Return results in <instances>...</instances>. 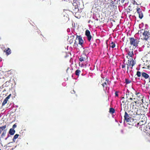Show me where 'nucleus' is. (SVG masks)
Here are the masks:
<instances>
[{
  "instance_id": "nucleus-1",
  "label": "nucleus",
  "mask_w": 150,
  "mask_h": 150,
  "mask_svg": "<svg viewBox=\"0 0 150 150\" xmlns=\"http://www.w3.org/2000/svg\"><path fill=\"white\" fill-rule=\"evenodd\" d=\"M100 7L99 5L98 2H96L93 5L92 11L97 13L100 11Z\"/></svg>"
},
{
  "instance_id": "nucleus-2",
  "label": "nucleus",
  "mask_w": 150,
  "mask_h": 150,
  "mask_svg": "<svg viewBox=\"0 0 150 150\" xmlns=\"http://www.w3.org/2000/svg\"><path fill=\"white\" fill-rule=\"evenodd\" d=\"M130 114H128L127 112H125L124 116L125 120L126 122H131L134 121V119L130 116Z\"/></svg>"
},
{
  "instance_id": "nucleus-3",
  "label": "nucleus",
  "mask_w": 150,
  "mask_h": 150,
  "mask_svg": "<svg viewBox=\"0 0 150 150\" xmlns=\"http://www.w3.org/2000/svg\"><path fill=\"white\" fill-rule=\"evenodd\" d=\"M150 34L147 31H144L143 33V39L146 40V41H150Z\"/></svg>"
},
{
  "instance_id": "nucleus-4",
  "label": "nucleus",
  "mask_w": 150,
  "mask_h": 150,
  "mask_svg": "<svg viewBox=\"0 0 150 150\" xmlns=\"http://www.w3.org/2000/svg\"><path fill=\"white\" fill-rule=\"evenodd\" d=\"M130 43L131 45H132L135 47L138 46L139 42L138 40L135 39L133 38H129Z\"/></svg>"
},
{
  "instance_id": "nucleus-5",
  "label": "nucleus",
  "mask_w": 150,
  "mask_h": 150,
  "mask_svg": "<svg viewBox=\"0 0 150 150\" xmlns=\"http://www.w3.org/2000/svg\"><path fill=\"white\" fill-rule=\"evenodd\" d=\"M85 35L87 36L88 40L90 41L91 38L92 36L90 34V32L88 30H86L85 31Z\"/></svg>"
},
{
  "instance_id": "nucleus-6",
  "label": "nucleus",
  "mask_w": 150,
  "mask_h": 150,
  "mask_svg": "<svg viewBox=\"0 0 150 150\" xmlns=\"http://www.w3.org/2000/svg\"><path fill=\"white\" fill-rule=\"evenodd\" d=\"M137 12L139 14V18L140 19H142L143 17V15L140 9L139 8H137Z\"/></svg>"
},
{
  "instance_id": "nucleus-7",
  "label": "nucleus",
  "mask_w": 150,
  "mask_h": 150,
  "mask_svg": "<svg viewBox=\"0 0 150 150\" xmlns=\"http://www.w3.org/2000/svg\"><path fill=\"white\" fill-rule=\"evenodd\" d=\"M78 2V1H77V2L76 3H74L73 4V6H74V9H73L74 11L76 12V11H79V9L78 8V5L77 4V3Z\"/></svg>"
},
{
  "instance_id": "nucleus-8",
  "label": "nucleus",
  "mask_w": 150,
  "mask_h": 150,
  "mask_svg": "<svg viewBox=\"0 0 150 150\" xmlns=\"http://www.w3.org/2000/svg\"><path fill=\"white\" fill-rule=\"evenodd\" d=\"M77 38H78V40L79 41V44L82 46L83 44V41L81 37L80 36H78V37L77 36Z\"/></svg>"
},
{
  "instance_id": "nucleus-9",
  "label": "nucleus",
  "mask_w": 150,
  "mask_h": 150,
  "mask_svg": "<svg viewBox=\"0 0 150 150\" xmlns=\"http://www.w3.org/2000/svg\"><path fill=\"white\" fill-rule=\"evenodd\" d=\"M126 98H128L129 97H133L134 95L131 93L129 91H128L126 93Z\"/></svg>"
},
{
  "instance_id": "nucleus-10",
  "label": "nucleus",
  "mask_w": 150,
  "mask_h": 150,
  "mask_svg": "<svg viewBox=\"0 0 150 150\" xmlns=\"http://www.w3.org/2000/svg\"><path fill=\"white\" fill-rule=\"evenodd\" d=\"M15 132V130L13 128H11L9 130V133L11 135H13L14 134Z\"/></svg>"
},
{
  "instance_id": "nucleus-11",
  "label": "nucleus",
  "mask_w": 150,
  "mask_h": 150,
  "mask_svg": "<svg viewBox=\"0 0 150 150\" xmlns=\"http://www.w3.org/2000/svg\"><path fill=\"white\" fill-rule=\"evenodd\" d=\"M142 76L145 79H147L149 77V75L145 72H143L142 74Z\"/></svg>"
},
{
  "instance_id": "nucleus-12",
  "label": "nucleus",
  "mask_w": 150,
  "mask_h": 150,
  "mask_svg": "<svg viewBox=\"0 0 150 150\" xmlns=\"http://www.w3.org/2000/svg\"><path fill=\"white\" fill-rule=\"evenodd\" d=\"M5 52H6V54L7 55L10 54L11 53V50L10 49L8 48H7V50H6V51Z\"/></svg>"
},
{
  "instance_id": "nucleus-13",
  "label": "nucleus",
  "mask_w": 150,
  "mask_h": 150,
  "mask_svg": "<svg viewBox=\"0 0 150 150\" xmlns=\"http://www.w3.org/2000/svg\"><path fill=\"white\" fill-rule=\"evenodd\" d=\"M127 54L129 56L132 58V57L134 56L133 51H132L131 52L128 51L127 52Z\"/></svg>"
},
{
  "instance_id": "nucleus-14",
  "label": "nucleus",
  "mask_w": 150,
  "mask_h": 150,
  "mask_svg": "<svg viewBox=\"0 0 150 150\" xmlns=\"http://www.w3.org/2000/svg\"><path fill=\"white\" fill-rule=\"evenodd\" d=\"M6 125L0 127V134L3 131L5 130L4 129L6 128Z\"/></svg>"
},
{
  "instance_id": "nucleus-15",
  "label": "nucleus",
  "mask_w": 150,
  "mask_h": 150,
  "mask_svg": "<svg viewBox=\"0 0 150 150\" xmlns=\"http://www.w3.org/2000/svg\"><path fill=\"white\" fill-rule=\"evenodd\" d=\"M131 114L130 115V116H133V115H137V112H133V111H130L129 114Z\"/></svg>"
},
{
  "instance_id": "nucleus-16",
  "label": "nucleus",
  "mask_w": 150,
  "mask_h": 150,
  "mask_svg": "<svg viewBox=\"0 0 150 150\" xmlns=\"http://www.w3.org/2000/svg\"><path fill=\"white\" fill-rule=\"evenodd\" d=\"M109 112L112 114H113L115 112V110L113 108H110L109 110Z\"/></svg>"
},
{
  "instance_id": "nucleus-17",
  "label": "nucleus",
  "mask_w": 150,
  "mask_h": 150,
  "mask_svg": "<svg viewBox=\"0 0 150 150\" xmlns=\"http://www.w3.org/2000/svg\"><path fill=\"white\" fill-rule=\"evenodd\" d=\"M110 5L111 7H112L114 8H115V4L113 1L110 0Z\"/></svg>"
},
{
  "instance_id": "nucleus-18",
  "label": "nucleus",
  "mask_w": 150,
  "mask_h": 150,
  "mask_svg": "<svg viewBox=\"0 0 150 150\" xmlns=\"http://www.w3.org/2000/svg\"><path fill=\"white\" fill-rule=\"evenodd\" d=\"M110 47L112 48H113L115 46V45L114 42H111L110 43Z\"/></svg>"
},
{
  "instance_id": "nucleus-19",
  "label": "nucleus",
  "mask_w": 150,
  "mask_h": 150,
  "mask_svg": "<svg viewBox=\"0 0 150 150\" xmlns=\"http://www.w3.org/2000/svg\"><path fill=\"white\" fill-rule=\"evenodd\" d=\"M8 101V100H7L5 98L4 99L3 102L2 103V105L3 106L4 105L7 103Z\"/></svg>"
},
{
  "instance_id": "nucleus-20",
  "label": "nucleus",
  "mask_w": 150,
  "mask_h": 150,
  "mask_svg": "<svg viewBox=\"0 0 150 150\" xmlns=\"http://www.w3.org/2000/svg\"><path fill=\"white\" fill-rule=\"evenodd\" d=\"M80 72L81 71L77 69L75 71V74L77 76H79Z\"/></svg>"
},
{
  "instance_id": "nucleus-21",
  "label": "nucleus",
  "mask_w": 150,
  "mask_h": 150,
  "mask_svg": "<svg viewBox=\"0 0 150 150\" xmlns=\"http://www.w3.org/2000/svg\"><path fill=\"white\" fill-rule=\"evenodd\" d=\"M6 132V130H4L3 132L2 133L1 135V137H3L5 135Z\"/></svg>"
},
{
  "instance_id": "nucleus-22",
  "label": "nucleus",
  "mask_w": 150,
  "mask_h": 150,
  "mask_svg": "<svg viewBox=\"0 0 150 150\" xmlns=\"http://www.w3.org/2000/svg\"><path fill=\"white\" fill-rule=\"evenodd\" d=\"M136 75L138 77H140L141 76V73L139 71H137V72Z\"/></svg>"
},
{
  "instance_id": "nucleus-23",
  "label": "nucleus",
  "mask_w": 150,
  "mask_h": 150,
  "mask_svg": "<svg viewBox=\"0 0 150 150\" xmlns=\"http://www.w3.org/2000/svg\"><path fill=\"white\" fill-rule=\"evenodd\" d=\"M131 82V81H129L128 79H125V82L126 84H129Z\"/></svg>"
},
{
  "instance_id": "nucleus-24",
  "label": "nucleus",
  "mask_w": 150,
  "mask_h": 150,
  "mask_svg": "<svg viewBox=\"0 0 150 150\" xmlns=\"http://www.w3.org/2000/svg\"><path fill=\"white\" fill-rule=\"evenodd\" d=\"M132 66L133 67L135 64L136 62H134L133 59L132 58Z\"/></svg>"
},
{
  "instance_id": "nucleus-25",
  "label": "nucleus",
  "mask_w": 150,
  "mask_h": 150,
  "mask_svg": "<svg viewBox=\"0 0 150 150\" xmlns=\"http://www.w3.org/2000/svg\"><path fill=\"white\" fill-rule=\"evenodd\" d=\"M128 63L127 64H129V66H130V65H132V60H131L130 61H129V60H128Z\"/></svg>"
},
{
  "instance_id": "nucleus-26",
  "label": "nucleus",
  "mask_w": 150,
  "mask_h": 150,
  "mask_svg": "<svg viewBox=\"0 0 150 150\" xmlns=\"http://www.w3.org/2000/svg\"><path fill=\"white\" fill-rule=\"evenodd\" d=\"M84 58L83 57H81L80 58H79V60L80 62H82L84 60Z\"/></svg>"
},
{
  "instance_id": "nucleus-27",
  "label": "nucleus",
  "mask_w": 150,
  "mask_h": 150,
  "mask_svg": "<svg viewBox=\"0 0 150 150\" xmlns=\"http://www.w3.org/2000/svg\"><path fill=\"white\" fill-rule=\"evenodd\" d=\"M18 136L19 135L18 134H16L13 137H14V139H16L18 138Z\"/></svg>"
},
{
  "instance_id": "nucleus-28",
  "label": "nucleus",
  "mask_w": 150,
  "mask_h": 150,
  "mask_svg": "<svg viewBox=\"0 0 150 150\" xmlns=\"http://www.w3.org/2000/svg\"><path fill=\"white\" fill-rule=\"evenodd\" d=\"M11 96V94H10L5 98L7 100H8L9 99V98H10Z\"/></svg>"
},
{
  "instance_id": "nucleus-29",
  "label": "nucleus",
  "mask_w": 150,
  "mask_h": 150,
  "mask_svg": "<svg viewBox=\"0 0 150 150\" xmlns=\"http://www.w3.org/2000/svg\"><path fill=\"white\" fill-rule=\"evenodd\" d=\"M16 127H17V125H16V124H15L13 125L12 128L14 129L16 128Z\"/></svg>"
},
{
  "instance_id": "nucleus-30",
  "label": "nucleus",
  "mask_w": 150,
  "mask_h": 150,
  "mask_svg": "<svg viewBox=\"0 0 150 150\" xmlns=\"http://www.w3.org/2000/svg\"><path fill=\"white\" fill-rule=\"evenodd\" d=\"M106 82H104V83H103L102 84V85L103 87H106Z\"/></svg>"
},
{
  "instance_id": "nucleus-31",
  "label": "nucleus",
  "mask_w": 150,
  "mask_h": 150,
  "mask_svg": "<svg viewBox=\"0 0 150 150\" xmlns=\"http://www.w3.org/2000/svg\"><path fill=\"white\" fill-rule=\"evenodd\" d=\"M109 1V0H103V1L105 4H106Z\"/></svg>"
},
{
  "instance_id": "nucleus-32",
  "label": "nucleus",
  "mask_w": 150,
  "mask_h": 150,
  "mask_svg": "<svg viewBox=\"0 0 150 150\" xmlns=\"http://www.w3.org/2000/svg\"><path fill=\"white\" fill-rule=\"evenodd\" d=\"M118 92H117V91H116L115 93V96H118Z\"/></svg>"
},
{
  "instance_id": "nucleus-33",
  "label": "nucleus",
  "mask_w": 150,
  "mask_h": 150,
  "mask_svg": "<svg viewBox=\"0 0 150 150\" xmlns=\"http://www.w3.org/2000/svg\"><path fill=\"white\" fill-rule=\"evenodd\" d=\"M121 66H122V68H124L125 67V64H122L121 65Z\"/></svg>"
},
{
  "instance_id": "nucleus-34",
  "label": "nucleus",
  "mask_w": 150,
  "mask_h": 150,
  "mask_svg": "<svg viewBox=\"0 0 150 150\" xmlns=\"http://www.w3.org/2000/svg\"><path fill=\"white\" fill-rule=\"evenodd\" d=\"M133 4H136L137 5H138V4H137V3L136 2V1L135 0H134V3H133Z\"/></svg>"
},
{
  "instance_id": "nucleus-35",
  "label": "nucleus",
  "mask_w": 150,
  "mask_h": 150,
  "mask_svg": "<svg viewBox=\"0 0 150 150\" xmlns=\"http://www.w3.org/2000/svg\"><path fill=\"white\" fill-rule=\"evenodd\" d=\"M127 72H128V70L129 69V64H127Z\"/></svg>"
},
{
  "instance_id": "nucleus-36",
  "label": "nucleus",
  "mask_w": 150,
  "mask_h": 150,
  "mask_svg": "<svg viewBox=\"0 0 150 150\" xmlns=\"http://www.w3.org/2000/svg\"><path fill=\"white\" fill-rule=\"evenodd\" d=\"M10 136L8 134V136L7 137H6L5 139V140H6L7 139H8V138Z\"/></svg>"
},
{
  "instance_id": "nucleus-37",
  "label": "nucleus",
  "mask_w": 150,
  "mask_h": 150,
  "mask_svg": "<svg viewBox=\"0 0 150 150\" xmlns=\"http://www.w3.org/2000/svg\"><path fill=\"white\" fill-rule=\"evenodd\" d=\"M75 93V91L74 90H73L72 91H71V93Z\"/></svg>"
},
{
  "instance_id": "nucleus-38",
  "label": "nucleus",
  "mask_w": 150,
  "mask_h": 150,
  "mask_svg": "<svg viewBox=\"0 0 150 150\" xmlns=\"http://www.w3.org/2000/svg\"><path fill=\"white\" fill-rule=\"evenodd\" d=\"M16 139H14V137H13V142H15Z\"/></svg>"
},
{
  "instance_id": "nucleus-39",
  "label": "nucleus",
  "mask_w": 150,
  "mask_h": 150,
  "mask_svg": "<svg viewBox=\"0 0 150 150\" xmlns=\"http://www.w3.org/2000/svg\"><path fill=\"white\" fill-rule=\"evenodd\" d=\"M121 132L122 133H123V129H122L121 130Z\"/></svg>"
},
{
  "instance_id": "nucleus-40",
  "label": "nucleus",
  "mask_w": 150,
  "mask_h": 150,
  "mask_svg": "<svg viewBox=\"0 0 150 150\" xmlns=\"http://www.w3.org/2000/svg\"><path fill=\"white\" fill-rule=\"evenodd\" d=\"M130 97V98H129V99L130 100H132V98L133 97Z\"/></svg>"
},
{
  "instance_id": "nucleus-41",
  "label": "nucleus",
  "mask_w": 150,
  "mask_h": 150,
  "mask_svg": "<svg viewBox=\"0 0 150 150\" xmlns=\"http://www.w3.org/2000/svg\"><path fill=\"white\" fill-rule=\"evenodd\" d=\"M139 98L142 97V95H140L139 96Z\"/></svg>"
},
{
  "instance_id": "nucleus-42",
  "label": "nucleus",
  "mask_w": 150,
  "mask_h": 150,
  "mask_svg": "<svg viewBox=\"0 0 150 150\" xmlns=\"http://www.w3.org/2000/svg\"><path fill=\"white\" fill-rule=\"evenodd\" d=\"M2 61V59L0 57V62Z\"/></svg>"
},
{
  "instance_id": "nucleus-43",
  "label": "nucleus",
  "mask_w": 150,
  "mask_h": 150,
  "mask_svg": "<svg viewBox=\"0 0 150 150\" xmlns=\"http://www.w3.org/2000/svg\"><path fill=\"white\" fill-rule=\"evenodd\" d=\"M149 82H150V78H149Z\"/></svg>"
},
{
  "instance_id": "nucleus-44",
  "label": "nucleus",
  "mask_w": 150,
  "mask_h": 150,
  "mask_svg": "<svg viewBox=\"0 0 150 150\" xmlns=\"http://www.w3.org/2000/svg\"><path fill=\"white\" fill-rule=\"evenodd\" d=\"M72 42V40L70 41V42H71V43Z\"/></svg>"
},
{
  "instance_id": "nucleus-45",
  "label": "nucleus",
  "mask_w": 150,
  "mask_h": 150,
  "mask_svg": "<svg viewBox=\"0 0 150 150\" xmlns=\"http://www.w3.org/2000/svg\"><path fill=\"white\" fill-rule=\"evenodd\" d=\"M147 47L148 48H149V46H147Z\"/></svg>"
},
{
  "instance_id": "nucleus-46",
  "label": "nucleus",
  "mask_w": 150,
  "mask_h": 150,
  "mask_svg": "<svg viewBox=\"0 0 150 150\" xmlns=\"http://www.w3.org/2000/svg\"><path fill=\"white\" fill-rule=\"evenodd\" d=\"M83 65V64H82L81 67H82Z\"/></svg>"
},
{
  "instance_id": "nucleus-47",
  "label": "nucleus",
  "mask_w": 150,
  "mask_h": 150,
  "mask_svg": "<svg viewBox=\"0 0 150 150\" xmlns=\"http://www.w3.org/2000/svg\"><path fill=\"white\" fill-rule=\"evenodd\" d=\"M132 67H131V69H132Z\"/></svg>"
},
{
  "instance_id": "nucleus-48",
  "label": "nucleus",
  "mask_w": 150,
  "mask_h": 150,
  "mask_svg": "<svg viewBox=\"0 0 150 150\" xmlns=\"http://www.w3.org/2000/svg\"><path fill=\"white\" fill-rule=\"evenodd\" d=\"M138 100H140V99H139L138 98Z\"/></svg>"
},
{
  "instance_id": "nucleus-49",
  "label": "nucleus",
  "mask_w": 150,
  "mask_h": 150,
  "mask_svg": "<svg viewBox=\"0 0 150 150\" xmlns=\"http://www.w3.org/2000/svg\"><path fill=\"white\" fill-rule=\"evenodd\" d=\"M122 98H124V97H123Z\"/></svg>"
},
{
  "instance_id": "nucleus-50",
  "label": "nucleus",
  "mask_w": 150,
  "mask_h": 150,
  "mask_svg": "<svg viewBox=\"0 0 150 150\" xmlns=\"http://www.w3.org/2000/svg\"><path fill=\"white\" fill-rule=\"evenodd\" d=\"M142 100H143V99H142Z\"/></svg>"
},
{
  "instance_id": "nucleus-51",
  "label": "nucleus",
  "mask_w": 150,
  "mask_h": 150,
  "mask_svg": "<svg viewBox=\"0 0 150 150\" xmlns=\"http://www.w3.org/2000/svg\"><path fill=\"white\" fill-rule=\"evenodd\" d=\"M127 57L128 58V56H127Z\"/></svg>"
},
{
  "instance_id": "nucleus-52",
  "label": "nucleus",
  "mask_w": 150,
  "mask_h": 150,
  "mask_svg": "<svg viewBox=\"0 0 150 150\" xmlns=\"http://www.w3.org/2000/svg\"><path fill=\"white\" fill-rule=\"evenodd\" d=\"M76 42L74 43V44H75Z\"/></svg>"
},
{
  "instance_id": "nucleus-53",
  "label": "nucleus",
  "mask_w": 150,
  "mask_h": 150,
  "mask_svg": "<svg viewBox=\"0 0 150 150\" xmlns=\"http://www.w3.org/2000/svg\"><path fill=\"white\" fill-rule=\"evenodd\" d=\"M149 129H150V127H149Z\"/></svg>"
},
{
  "instance_id": "nucleus-54",
  "label": "nucleus",
  "mask_w": 150,
  "mask_h": 150,
  "mask_svg": "<svg viewBox=\"0 0 150 150\" xmlns=\"http://www.w3.org/2000/svg\"><path fill=\"white\" fill-rule=\"evenodd\" d=\"M0 150H1L0 149Z\"/></svg>"
}]
</instances>
